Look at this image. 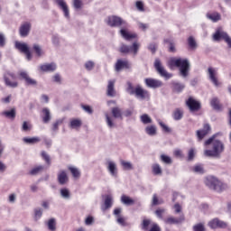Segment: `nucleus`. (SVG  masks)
<instances>
[{"label":"nucleus","instance_id":"nucleus-59","mask_svg":"<svg viewBox=\"0 0 231 231\" xmlns=\"http://www.w3.org/2000/svg\"><path fill=\"white\" fill-rule=\"evenodd\" d=\"M34 212H35L36 219H41V217H42V208H36Z\"/></svg>","mask_w":231,"mask_h":231},{"label":"nucleus","instance_id":"nucleus-35","mask_svg":"<svg viewBox=\"0 0 231 231\" xmlns=\"http://www.w3.org/2000/svg\"><path fill=\"white\" fill-rule=\"evenodd\" d=\"M156 125H152L145 127V133L149 136H156Z\"/></svg>","mask_w":231,"mask_h":231},{"label":"nucleus","instance_id":"nucleus-64","mask_svg":"<svg viewBox=\"0 0 231 231\" xmlns=\"http://www.w3.org/2000/svg\"><path fill=\"white\" fill-rule=\"evenodd\" d=\"M173 208L175 210V214H181V206L180 204L176 203L173 206Z\"/></svg>","mask_w":231,"mask_h":231},{"label":"nucleus","instance_id":"nucleus-19","mask_svg":"<svg viewBox=\"0 0 231 231\" xmlns=\"http://www.w3.org/2000/svg\"><path fill=\"white\" fill-rule=\"evenodd\" d=\"M122 69H131V63L128 60H117L116 71H122Z\"/></svg>","mask_w":231,"mask_h":231},{"label":"nucleus","instance_id":"nucleus-18","mask_svg":"<svg viewBox=\"0 0 231 231\" xmlns=\"http://www.w3.org/2000/svg\"><path fill=\"white\" fill-rule=\"evenodd\" d=\"M107 171L113 178H116L118 176V168L116 167V162L113 161H107Z\"/></svg>","mask_w":231,"mask_h":231},{"label":"nucleus","instance_id":"nucleus-13","mask_svg":"<svg viewBox=\"0 0 231 231\" xmlns=\"http://www.w3.org/2000/svg\"><path fill=\"white\" fill-rule=\"evenodd\" d=\"M208 75L209 77V80L212 82V84H214V86H216V88H219L220 83L219 81H217V69L209 67L208 69Z\"/></svg>","mask_w":231,"mask_h":231},{"label":"nucleus","instance_id":"nucleus-44","mask_svg":"<svg viewBox=\"0 0 231 231\" xmlns=\"http://www.w3.org/2000/svg\"><path fill=\"white\" fill-rule=\"evenodd\" d=\"M152 226L151 219L144 218L141 224L142 230L149 231V226Z\"/></svg>","mask_w":231,"mask_h":231},{"label":"nucleus","instance_id":"nucleus-48","mask_svg":"<svg viewBox=\"0 0 231 231\" xmlns=\"http://www.w3.org/2000/svg\"><path fill=\"white\" fill-rule=\"evenodd\" d=\"M42 171H44V166H36L32 170H31L30 174H32V176H36V174L42 172Z\"/></svg>","mask_w":231,"mask_h":231},{"label":"nucleus","instance_id":"nucleus-46","mask_svg":"<svg viewBox=\"0 0 231 231\" xmlns=\"http://www.w3.org/2000/svg\"><path fill=\"white\" fill-rule=\"evenodd\" d=\"M160 160L162 163H166V165L172 164V159L169 155L162 154Z\"/></svg>","mask_w":231,"mask_h":231},{"label":"nucleus","instance_id":"nucleus-7","mask_svg":"<svg viewBox=\"0 0 231 231\" xmlns=\"http://www.w3.org/2000/svg\"><path fill=\"white\" fill-rule=\"evenodd\" d=\"M106 23L111 28L127 26V23L124 21V19L120 18V16H116V15L108 16L106 20Z\"/></svg>","mask_w":231,"mask_h":231},{"label":"nucleus","instance_id":"nucleus-49","mask_svg":"<svg viewBox=\"0 0 231 231\" xmlns=\"http://www.w3.org/2000/svg\"><path fill=\"white\" fill-rule=\"evenodd\" d=\"M188 44L191 50H196L198 48V43L192 36L188 38Z\"/></svg>","mask_w":231,"mask_h":231},{"label":"nucleus","instance_id":"nucleus-24","mask_svg":"<svg viewBox=\"0 0 231 231\" xmlns=\"http://www.w3.org/2000/svg\"><path fill=\"white\" fill-rule=\"evenodd\" d=\"M120 33L123 39H125V41H132V39H136L137 37L136 33L129 32V31L125 29H121Z\"/></svg>","mask_w":231,"mask_h":231},{"label":"nucleus","instance_id":"nucleus-9","mask_svg":"<svg viewBox=\"0 0 231 231\" xmlns=\"http://www.w3.org/2000/svg\"><path fill=\"white\" fill-rule=\"evenodd\" d=\"M154 68L157 73H159L161 77H163L164 79H166V80H169V79H172V74L167 72L163 65H162V60H160V59L155 60Z\"/></svg>","mask_w":231,"mask_h":231},{"label":"nucleus","instance_id":"nucleus-39","mask_svg":"<svg viewBox=\"0 0 231 231\" xmlns=\"http://www.w3.org/2000/svg\"><path fill=\"white\" fill-rule=\"evenodd\" d=\"M69 171H70V172H71L73 178H75V180H79V178H80V171L79 170V168L69 166Z\"/></svg>","mask_w":231,"mask_h":231},{"label":"nucleus","instance_id":"nucleus-6","mask_svg":"<svg viewBox=\"0 0 231 231\" xmlns=\"http://www.w3.org/2000/svg\"><path fill=\"white\" fill-rule=\"evenodd\" d=\"M17 79V76H15V73L10 71V70H6L4 73V80H5V86H7L8 88H17V86H19V83L17 81H15Z\"/></svg>","mask_w":231,"mask_h":231},{"label":"nucleus","instance_id":"nucleus-55","mask_svg":"<svg viewBox=\"0 0 231 231\" xmlns=\"http://www.w3.org/2000/svg\"><path fill=\"white\" fill-rule=\"evenodd\" d=\"M93 223H95V217L89 216L85 219V225H87V226H91V225H93Z\"/></svg>","mask_w":231,"mask_h":231},{"label":"nucleus","instance_id":"nucleus-3","mask_svg":"<svg viewBox=\"0 0 231 231\" xmlns=\"http://www.w3.org/2000/svg\"><path fill=\"white\" fill-rule=\"evenodd\" d=\"M126 92L128 95H134L139 100H150L151 98V94L147 90L143 89L140 85L134 88L131 81L126 83Z\"/></svg>","mask_w":231,"mask_h":231},{"label":"nucleus","instance_id":"nucleus-54","mask_svg":"<svg viewBox=\"0 0 231 231\" xmlns=\"http://www.w3.org/2000/svg\"><path fill=\"white\" fill-rule=\"evenodd\" d=\"M73 6L76 10L82 8V0H73Z\"/></svg>","mask_w":231,"mask_h":231},{"label":"nucleus","instance_id":"nucleus-11","mask_svg":"<svg viewBox=\"0 0 231 231\" xmlns=\"http://www.w3.org/2000/svg\"><path fill=\"white\" fill-rule=\"evenodd\" d=\"M186 105L191 112L199 111L201 109V103L194 99V97H189L186 101Z\"/></svg>","mask_w":231,"mask_h":231},{"label":"nucleus","instance_id":"nucleus-16","mask_svg":"<svg viewBox=\"0 0 231 231\" xmlns=\"http://www.w3.org/2000/svg\"><path fill=\"white\" fill-rule=\"evenodd\" d=\"M31 30H32V23L29 22H25L21 24L19 28V34L22 37H28V35H30Z\"/></svg>","mask_w":231,"mask_h":231},{"label":"nucleus","instance_id":"nucleus-30","mask_svg":"<svg viewBox=\"0 0 231 231\" xmlns=\"http://www.w3.org/2000/svg\"><path fill=\"white\" fill-rule=\"evenodd\" d=\"M113 118H120L122 120V109L118 106H115L111 109Z\"/></svg>","mask_w":231,"mask_h":231},{"label":"nucleus","instance_id":"nucleus-51","mask_svg":"<svg viewBox=\"0 0 231 231\" xmlns=\"http://www.w3.org/2000/svg\"><path fill=\"white\" fill-rule=\"evenodd\" d=\"M193 171H195L197 174H204L205 169H203V165L197 164L193 167Z\"/></svg>","mask_w":231,"mask_h":231},{"label":"nucleus","instance_id":"nucleus-56","mask_svg":"<svg viewBox=\"0 0 231 231\" xmlns=\"http://www.w3.org/2000/svg\"><path fill=\"white\" fill-rule=\"evenodd\" d=\"M193 231H205V226L201 223L193 226Z\"/></svg>","mask_w":231,"mask_h":231},{"label":"nucleus","instance_id":"nucleus-32","mask_svg":"<svg viewBox=\"0 0 231 231\" xmlns=\"http://www.w3.org/2000/svg\"><path fill=\"white\" fill-rule=\"evenodd\" d=\"M69 127L70 129H79V127H82V121L80 119H71Z\"/></svg>","mask_w":231,"mask_h":231},{"label":"nucleus","instance_id":"nucleus-2","mask_svg":"<svg viewBox=\"0 0 231 231\" xmlns=\"http://www.w3.org/2000/svg\"><path fill=\"white\" fill-rule=\"evenodd\" d=\"M170 68H179L180 77L187 79L190 71V62L187 59L171 58L169 61Z\"/></svg>","mask_w":231,"mask_h":231},{"label":"nucleus","instance_id":"nucleus-22","mask_svg":"<svg viewBox=\"0 0 231 231\" xmlns=\"http://www.w3.org/2000/svg\"><path fill=\"white\" fill-rule=\"evenodd\" d=\"M58 6H60V8L62 10L65 17L67 19H69V9L68 8V5L66 4V2L64 0H55Z\"/></svg>","mask_w":231,"mask_h":231},{"label":"nucleus","instance_id":"nucleus-42","mask_svg":"<svg viewBox=\"0 0 231 231\" xmlns=\"http://www.w3.org/2000/svg\"><path fill=\"white\" fill-rule=\"evenodd\" d=\"M105 116L107 126L109 127V129H113V127H115V122L113 117H111L110 115L107 113L105 114Z\"/></svg>","mask_w":231,"mask_h":231},{"label":"nucleus","instance_id":"nucleus-53","mask_svg":"<svg viewBox=\"0 0 231 231\" xmlns=\"http://www.w3.org/2000/svg\"><path fill=\"white\" fill-rule=\"evenodd\" d=\"M195 156H196V151L194 150V148H191L188 152V162H192Z\"/></svg>","mask_w":231,"mask_h":231},{"label":"nucleus","instance_id":"nucleus-58","mask_svg":"<svg viewBox=\"0 0 231 231\" xmlns=\"http://www.w3.org/2000/svg\"><path fill=\"white\" fill-rule=\"evenodd\" d=\"M159 125H161L162 129L164 131V133H171V128L167 126L163 122L159 121Z\"/></svg>","mask_w":231,"mask_h":231},{"label":"nucleus","instance_id":"nucleus-63","mask_svg":"<svg viewBox=\"0 0 231 231\" xmlns=\"http://www.w3.org/2000/svg\"><path fill=\"white\" fill-rule=\"evenodd\" d=\"M6 44V38L5 37V34L0 33V46L3 48Z\"/></svg>","mask_w":231,"mask_h":231},{"label":"nucleus","instance_id":"nucleus-38","mask_svg":"<svg viewBox=\"0 0 231 231\" xmlns=\"http://www.w3.org/2000/svg\"><path fill=\"white\" fill-rule=\"evenodd\" d=\"M60 197L63 198V199H69V198H71V193L67 188H62L61 189H60Z\"/></svg>","mask_w":231,"mask_h":231},{"label":"nucleus","instance_id":"nucleus-62","mask_svg":"<svg viewBox=\"0 0 231 231\" xmlns=\"http://www.w3.org/2000/svg\"><path fill=\"white\" fill-rule=\"evenodd\" d=\"M148 231H162V228H160V226L156 223H152V227Z\"/></svg>","mask_w":231,"mask_h":231},{"label":"nucleus","instance_id":"nucleus-37","mask_svg":"<svg viewBox=\"0 0 231 231\" xmlns=\"http://www.w3.org/2000/svg\"><path fill=\"white\" fill-rule=\"evenodd\" d=\"M210 106L216 111H219L221 109V105H219V99L217 97H213L210 101Z\"/></svg>","mask_w":231,"mask_h":231},{"label":"nucleus","instance_id":"nucleus-31","mask_svg":"<svg viewBox=\"0 0 231 231\" xmlns=\"http://www.w3.org/2000/svg\"><path fill=\"white\" fill-rule=\"evenodd\" d=\"M173 120H181L183 118V109L177 108L172 113Z\"/></svg>","mask_w":231,"mask_h":231},{"label":"nucleus","instance_id":"nucleus-26","mask_svg":"<svg viewBox=\"0 0 231 231\" xmlns=\"http://www.w3.org/2000/svg\"><path fill=\"white\" fill-rule=\"evenodd\" d=\"M206 17L207 19H209V21H212V23H217L218 21H221V14L217 12L208 13Z\"/></svg>","mask_w":231,"mask_h":231},{"label":"nucleus","instance_id":"nucleus-34","mask_svg":"<svg viewBox=\"0 0 231 231\" xmlns=\"http://www.w3.org/2000/svg\"><path fill=\"white\" fill-rule=\"evenodd\" d=\"M120 163H121V167H123V171H133V169H134L131 162L122 160Z\"/></svg>","mask_w":231,"mask_h":231},{"label":"nucleus","instance_id":"nucleus-15","mask_svg":"<svg viewBox=\"0 0 231 231\" xmlns=\"http://www.w3.org/2000/svg\"><path fill=\"white\" fill-rule=\"evenodd\" d=\"M208 226L212 229L216 228H226L228 224L226 222L220 220L219 218H214L208 222Z\"/></svg>","mask_w":231,"mask_h":231},{"label":"nucleus","instance_id":"nucleus-5","mask_svg":"<svg viewBox=\"0 0 231 231\" xmlns=\"http://www.w3.org/2000/svg\"><path fill=\"white\" fill-rule=\"evenodd\" d=\"M204 183L211 190H216L217 192H221V189H222L221 181L217 180L215 177H212V176L207 177L205 179Z\"/></svg>","mask_w":231,"mask_h":231},{"label":"nucleus","instance_id":"nucleus-45","mask_svg":"<svg viewBox=\"0 0 231 231\" xmlns=\"http://www.w3.org/2000/svg\"><path fill=\"white\" fill-rule=\"evenodd\" d=\"M2 115H4V116H5L6 118H15V108H12L9 111H5L2 113Z\"/></svg>","mask_w":231,"mask_h":231},{"label":"nucleus","instance_id":"nucleus-12","mask_svg":"<svg viewBox=\"0 0 231 231\" xmlns=\"http://www.w3.org/2000/svg\"><path fill=\"white\" fill-rule=\"evenodd\" d=\"M185 222V214L180 213L179 217H169L164 219V223L166 225H181V223Z\"/></svg>","mask_w":231,"mask_h":231},{"label":"nucleus","instance_id":"nucleus-60","mask_svg":"<svg viewBox=\"0 0 231 231\" xmlns=\"http://www.w3.org/2000/svg\"><path fill=\"white\" fill-rule=\"evenodd\" d=\"M157 48H158V45L156 43H151L148 46V50H150V51H152V53H156Z\"/></svg>","mask_w":231,"mask_h":231},{"label":"nucleus","instance_id":"nucleus-17","mask_svg":"<svg viewBox=\"0 0 231 231\" xmlns=\"http://www.w3.org/2000/svg\"><path fill=\"white\" fill-rule=\"evenodd\" d=\"M144 82H145L147 88H152V89H156V88H162V86H163V83L160 79H151V78L145 79Z\"/></svg>","mask_w":231,"mask_h":231},{"label":"nucleus","instance_id":"nucleus-8","mask_svg":"<svg viewBox=\"0 0 231 231\" xmlns=\"http://www.w3.org/2000/svg\"><path fill=\"white\" fill-rule=\"evenodd\" d=\"M139 50H140V43L135 42L132 44V46L122 44L119 49V51L121 53H125V54L133 53V55L136 56L138 55Z\"/></svg>","mask_w":231,"mask_h":231},{"label":"nucleus","instance_id":"nucleus-14","mask_svg":"<svg viewBox=\"0 0 231 231\" xmlns=\"http://www.w3.org/2000/svg\"><path fill=\"white\" fill-rule=\"evenodd\" d=\"M19 75H20V79L22 80H24L26 86H37V80L32 79V77H30V74H28V72L23 70V71H20Z\"/></svg>","mask_w":231,"mask_h":231},{"label":"nucleus","instance_id":"nucleus-41","mask_svg":"<svg viewBox=\"0 0 231 231\" xmlns=\"http://www.w3.org/2000/svg\"><path fill=\"white\" fill-rule=\"evenodd\" d=\"M140 120L143 124H144L145 125H147V124H152V119L151 118V116H149V115L147 114H143L140 116Z\"/></svg>","mask_w":231,"mask_h":231},{"label":"nucleus","instance_id":"nucleus-1","mask_svg":"<svg viewBox=\"0 0 231 231\" xmlns=\"http://www.w3.org/2000/svg\"><path fill=\"white\" fill-rule=\"evenodd\" d=\"M212 145L211 150H205V156L210 158H221V154L225 152V143L219 140H216V135H213L205 142V145Z\"/></svg>","mask_w":231,"mask_h":231},{"label":"nucleus","instance_id":"nucleus-20","mask_svg":"<svg viewBox=\"0 0 231 231\" xmlns=\"http://www.w3.org/2000/svg\"><path fill=\"white\" fill-rule=\"evenodd\" d=\"M210 133V125L206 124L203 126V129L197 131V137L199 141L203 140Z\"/></svg>","mask_w":231,"mask_h":231},{"label":"nucleus","instance_id":"nucleus-43","mask_svg":"<svg viewBox=\"0 0 231 231\" xmlns=\"http://www.w3.org/2000/svg\"><path fill=\"white\" fill-rule=\"evenodd\" d=\"M64 120L65 118L58 119L52 124L53 133H57V131H59V125H62V124H64Z\"/></svg>","mask_w":231,"mask_h":231},{"label":"nucleus","instance_id":"nucleus-33","mask_svg":"<svg viewBox=\"0 0 231 231\" xmlns=\"http://www.w3.org/2000/svg\"><path fill=\"white\" fill-rule=\"evenodd\" d=\"M121 203H123V205H126L127 207H129L131 205H134V200L133 199H131L130 197L122 195Z\"/></svg>","mask_w":231,"mask_h":231},{"label":"nucleus","instance_id":"nucleus-50","mask_svg":"<svg viewBox=\"0 0 231 231\" xmlns=\"http://www.w3.org/2000/svg\"><path fill=\"white\" fill-rule=\"evenodd\" d=\"M41 156L42 160H44L45 163H47V165H51V159L50 158L48 152L42 151Z\"/></svg>","mask_w":231,"mask_h":231},{"label":"nucleus","instance_id":"nucleus-25","mask_svg":"<svg viewBox=\"0 0 231 231\" xmlns=\"http://www.w3.org/2000/svg\"><path fill=\"white\" fill-rule=\"evenodd\" d=\"M69 180V179L68 178V173H66V171H60L58 173V183H60V185H66Z\"/></svg>","mask_w":231,"mask_h":231},{"label":"nucleus","instance_id":"nucleus-23","mask_svg":"<svg viewBox=\"0 0 231 231\" xmlns=\"http://www.w3.org/2000/svg\"><path fill=\"white\" fill-rule=\"evenodd\" d=\"M40 69L41 71H44V72H53L55 71V69H57V64L55 63H46L43 65L40 66Z\"/></svg>","mask_w":231,"mask_h":231},{"label":"nucleus","instance_id":"nucleus-27","mask_svg":"<svg viewBox=\"0 0 231 231\" xmlns=\"http://www.w3.org/2000/svg\"><path fill=\"white\" fill-rule=\"evenodd\" d=\"M112 207H113V196L106 195L105 198L104 207H102V210L104 211L108 210V208H111Z\"/></svg>","mask_w":231,"mask_h":231},{"label":"nucleus","instance_id":"nucleus-52","mask_svg":"<svg viewBox=\"0 0 231 231\" xmlns=\"http://www.w3.org/2000/svg\"><path fill=\"white\" fill-rule=\"evenodd\" d=\"M85 69H87V71H93V69H95L94 61L88 60V61L85 62Z\"/></svg>","mask_w":231,"mask_h":231},{"label":"nucleus","instance_id":"nucleus-47","mask_svg":"<svg viewBox=\"0 0 231 231\" xmlns=\"http://www.w3.org/2000/svg\"><path fill=\"white\" fill-rule=\"evenodd\" d=\"M32 49L35 51L37 57H42V55H44V51H42V48H41V45L34 44L32 46Z\"/></svg>","mask_w":231,"mask_h":231},{"label":"nucleus","instance_id":"nucleus-21","mask_svg":"<svg viewBox=\"0 0 231 231\" xmlns=\"http://www.w3.org/2000/svg\"><path fill=\"white\" fill-rule=\"evenodd\" d=\"M116 80L115 79H111L108 81V85L106 88V95L107 97H116V90H115V84H116Z\"/></svg>","mask_w":231,"mask_h":231},{"label":"nucleus","instance_id":"nucleus-40","mask_svg":"<svg viewBox=\"0 0 231 231\" xmlns=\"http://www.w3.org/2000/svg\"><path fill=\"white\" fill-rule=\"evenodd\" d=\"M152 173H153L155 176H160V175H162V166H160V164H158V163L152 164Z\"/></svg>","mask_w":231,"mask_h":231},{"label":"nucleus","instance_id":"nucleus-28","mask_svg":"<svg viewBox=\"0 0 231 231\" xmlns=\"http://www.w3.org/2000/svg\"><path fill=\"white\" fill-rule=\"evenodd\" d=\"M42 122L43 124H49V122L51 120V113L50 112L49 108H43L42 109Z\"/></svg>","mask_w":231,"mask_h":231},{"label":"nucleus","instance_id":"nucleus-61","mask_svg":"<svg viewBox=\"0 0 231 231\" xmlns=\"http://www.w3.org/2000/svg\"><path fill=\"white\" fill-rule=\"evenodd\" d=\"M135 6L139 12H144L145 9H143V3L142 1H137L135 4Z\"/></svg>","mask_w":231,"mask_h":231},{"label":"nucleus","instance_id":"nucleus-36","mask_svg":"<svg viewBox=\"0 0 231 231\" xmlns=\"http://www.w3.org/2000/svg\"><path fill=\"white\" fill-rule=\"evenodd\" d=\"M172 89L175 93H181L185 89V85L178 82H172Z\"/></svg>","mask_w":231,"mask_h":231},{"label":"nucleus","instance_id":"nucleus-57","mask_svg":"<svg viewBox=\"0 0 231 231\" xmlns=\"http://www.w3.org/2000/svg\"><path fill=\"white\" fill-rule=\"evenodd\" d=\"M48 228L49 230H55V218H51L48 222Z\"/></svg>","mask_w":231,"mask_h":231},{"label":"nucleus","instance_id":"nucleus-4","mask_svg":"<svg viewBox=\"0 0 231 231\" xmlns=\"http://www.w3.org/2000/svg\"><path fill=\"white\" fill-rule=\"evenodd\" d=\"M213 40L217 42L225 41L228 48H231V37L226 32L223 30L222 27H218L216 30L215 33L213 34Z\"/></svg>","mask_w":231,"mask_h":231},{"label":"nucleus","instance_id":"nucleus-10","mask_svg":"<svg viewBox=\"0 0 231 231\" xmlns=\"http://www.w3.org/2000/svg\"><path fill=\"white\" fill-rule=\"evenodd\" d=\"M15 48L26 55L27 60H32V52H30V47H28V43L15 42Z\"/></svg>","mask_w":231,"mask_h":231},{"label":"nucleus","instance_id":"nucleus-29","mask_svg":"<svg viewBox=\"0 0 231 231\" xmlns=\"http://www.w3.org/2000/svg\"><path fill=\"white\" fill-rule=\"evenodd\" d=\"M23 142L29 145H33L35 143H39L41 142V138L39 137H23Z\"/></svg>","mask_w":231,"mask_h":231}]
</instances>
